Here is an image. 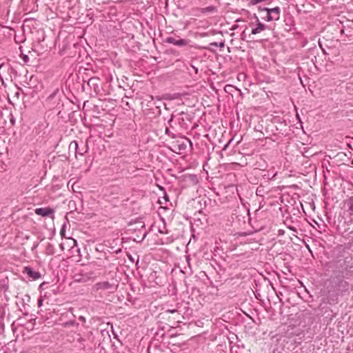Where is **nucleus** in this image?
Masks as SVG:
<instances>
[{"label": "nucleus", "mask_w": 353, "mask_h": 353, "mask_svg": "<svg viewBox=\"0 0 353 353\" xmlns=\"http://www.w3.org/2000/svg\"><path fill=\"white\" fill-rule=\"evenodd\" d=\"M60 234H61V235L62 236H64V234H65V225H63L62 226L61 230V231H60Z\"/></svg>", "instance_id": "obj_14"}, {"label": "nucleus", "mask_w": 353, "mask_h": 353, "mask_svg": "<svg viewBox=\"0 0 353 353\" xmlns=\"http://www.w3.org/2000/svg\"><path fill=\"white\" fill-rule=\"evenodd\" d=\"M23 272L26 274L29 278L34 281L39 279L41 276L39 272L35 271L30 266L25 267Z\"/></svg>", "instance_id": "obj_6"}, {"label": "nucleus", "mask_w": 353, "mask_h": 353, "mask_svg": "<svg viewBox=\"0 0 353 353\" xmlns=\"http://www.w3.org/2000/svg\"><path fill=\"white\" fill-rule=\"evenodd\" d=\"M117 290V284L115 281H103L97 282L92 286L91 294L96 299H103Z\"/></svg>", "instance_id": "obj_1"}, {"label": "nucleus", "mask_w": 353, "mask_h": 353, "mask_svg": "<svg viewBox=\"0 0 353 353\" xmlns=\"http://www.w3.org/2000/svg\"><path fill=\"white\" fill-rule=\"evenodd\" d=\"M60 248H63V245L60 244Z\"/></svg>", "instance_id": "obj_29"}, {"label": "nucleus", "mask_w": 353, "mask_h": 353, "mask_svg": "<svg viewBox=\"0 0 353 353\" xmlns=\"http://www.w3.org/2000/svg\"><path fill=\"white\" fill-rule=\"evenodd\" d=\"M94 80V78H90V81Z\"/></svg>", "instance_id": "obj_30"}, {"label": "nucleus", "mask_w": 353, "mask_h": 353, "mask_svg": "<svg viewBox=\"0 0 353 353\" xmlns=\"http://www.w3.org/2000/svg\"><path fill=\"white\" fill-rule=\"evenodd\" d=\"M183 94L181 93H174V94H165L162 96L161 99H158V104L156 105V108L158 109H161V104L163 105L164 108L166 110H168V108L167 107V103L165 102L162 101V100L165 101H172V100H181V97H183Z\"/></svg>", "instance_id": "obj_3"}, {"label": "nucleus", "mask_w": 353, "mask_h": 353, "mask_svg": "<svg viewBox=\"0 0 353 353\" xmlns=\"http://www.w3.org/2000/svg\"><path fill=\"white\" fill-rule=\"evenodd\" d=\"M243 37H245V31H244V32H242V34H241V39H243Z\"/></svg>", "instance_id": "obj_25"}, {"label": "nucleus", "mask_w": 353, "mask_h": 353, "mask_svg": "<svg viewBox=\"0 0 353 353\" xmlns=\"http://www.w3.org/2000/svg\"><path fill=\"white\" fill-rule=\"evenodd\" d=\"M347 205V212L350 216L353 215V196L350 197L346 201Z\"/></svg>", "instance_id": "obj_10"}, {"label": "nucleus", "mask_w": 353, "mask_h": 353, "mask_svg": "<svg viewBox=\"0 0 353 353\" xmlns=\"http://www.w3.org/2000/svg\"><path fill=\"white\" fill-rule=\"evenodd\" d=\"M54 212V210L50 207L39 208H37L35 210V213L37 215L41 216L43 217L53 216Z\"/></svg>", "instance_id": "obj_5"}, {"label": "nucleus", "mask_w": 353, "mask_h": 353, "mask_svg": "<svg viewBox=\"0 0 353 353\" xmlns=\"http://www.w3.org/2000/svg\"><path fill=\"white\" fill-rule=\"evenodd\" d=\"M288 228L291 230L296 231V228L294 226H289Z\"/></svg>", "instance_id": "obj_22"}, {"label": "nucleus", "mask_w": 353, "mask_h": 353, "mask_svg": "<svg viewBox=\"0 0 353 353\" xmlns=\"http://www.w3.org/2000/svg\"><path fill=\"white\" fill-rule=\"evenodd\" d=\"M96 266H97V263H96L92 262V263H90V268L92 269H94Z\"/></svg>", "instance_id": "obj_19"}, {"label": "nucleus", "mask_w": 353, "mask_h": 353, "mask_svg": "<svg viewBox=\"0 0 353 353\" xmlns=\"http://www.w3.org/2000/svg\"><path fill=\"white\" fill-rule=\"evenodd\" d=\"M165 312H168V313L173 314V313L177 312L178 311L175 309H172V310H167Z\"/></svg>", "instance_id": "obj_16"}, {"label": "nucleus", "mask_w": 353, "mask_h": 353, "mask_svg": "<svg viewBox=\"0 0 353 353\" xmlns=\"http://www.w3.org/2000/svg\"><path fill=\"white\" fill-rule=\"evenodd\" d=\"M165 41L170 44H173L176 46H187L190 41L185 39H176L172 37H168Z\"/></svg>", "instance_id": "obj_4"}, {"label": "nucleus", "mask_w": 353, "mask_h": 353, "mask_svg": "<svg viewBox=\"0 0 353 353\" xmlns=\"http://www.w3.org/2000/svg\"><path fill=\"white\" fill-rule=\"evenodd\" d=\"M284 233H285V231L283 230L280 229V230H278V235L279 236H282V235L284 234Z\"/></svg>", "instance_id": "obj_17"}, {"label": "nucleus", "mask_w": 353, "mask_h": 353, "mask_svg": "<svg viewBox=\"0 0 353 353\" xmlns=\"http://www.w3.org/2000/svg\"><path fill=\"white\" fill-rule=\"evenodd\" d=\"M295 113H296V116L299 119V115L298 111H296Z\"/></svg>", "instance_id": "obj_26"}, {"label": "nucleus", "mask_w": 353, "mask_h": 353, "mask_svg": "<svg viewBox=\"0 0 353 353\" xmlns=\"http://www.w3.org/2000/svg\"><path fill=\"white\" fill-rule=\"evenodd\" d=\"M9 117H10V121L11 124L12 125H14L15 124V119L14 118V116L12 114V112H10Z\"/></svg>", "instance_id": "obj_13"}, {"label": "nucleus", "mask_w": 353, "mask_h": 353, "mask_svg": "<svg viewBox=\"0 0 353 353\" xmlns=\"http://www.w3.org/2000/svg\"><path fill=\"white\" fill-rule=\"evenodd\" d=\"M86 112H83V120L85 121Z\"/></svg>", "instance_id": "obj_24"}, {"label": "nucleus", "mask_w": 353, "mask_h": 353, "mask_svg": "<svg viewBox=\"0 0 353 353\" xmlns=\"http://www.w3.org/2000/svg\"><path fill=\"white\" fill-rule=\"evenodd\" d=\"M85 152L88 150V138L85 139Z\"/></svg>", "instance_id": "obj_15"}, {"label": "nucleus", "mask_w": 353, "mask_h": 353, "mask_svg": "<svg viewBox=\"0 0 353 353\" xmlns=\"http://www.w3.org/2000/svg\"><path fill=\"white\" fill-rule=\"evenodd\" d=\"M91 274H92L90 272V276H89V279H90L91 278H92V277L91 276Z\"/></svg>", "instance_id": "obj_28"}, {"label": "nucleus", "mask_w": 353, "mask_h": 353, "mask_svg": "<svg viewBox=\"0 0 353 353\" xmlns=\"http://www.w3.org/2000/svg\"><path fill=\"white\" fill-rule=\"evenodd\" d=\"M101 267V268L99 269V274H101L103 272H104V268H103V265H99Z\"/></svg>", "instance_id": "obj_18"}, {"label": "nucleus", "mask_w": 353, "mask_h": 353, "mask_svg": "<svg viewBox=\"0 0 353 353\" xmlns=\"http://www.w3.org/2000/svg\"><path fill=\"white\" fill-rule=\"evenodd\" d=\"M74 144V148H75V150H76V156L77 155V154H80V155H83V153L79 152L78 150H79V147H78V144L76 141H74V142H72L71 144H70V146Z\"/></svg>", "instance_id": "obj_11"}, {"label": "nucleus", "mask_w": 353, "mask_h": 353, "mask_svg": "<svg viewBox=\"0 0 353 353\" xmlns=\"http://www.w3.org/2000/svg\"><path fill=\"white\" fill-rule=\"evenodd\" d=\"M259 10L265 12V15L262 16L261 18L266 21H278L280 18L281 8L278 6L273 8L259 6Z\"/></svg>", "instance_id": "obj_2"}, {"label": "nucleus", "mask_w": 353, "mask_h": 353, "mask_svg": "<svg viewBox=\"0 0 353 353\" xmlns=\"http://www.w3.org/2000/svg\"><path fill=\"white\" fill-rule=\"evenodd\" d=\"M232 139H230V140L228 141V143L225 145V147H224V150H225V149H226V148H227V147L228 146V145L232 142Z\"/></svg>", "instance_id": "obj_21"}, {"label": "nucleus", "mask_w": 353, "mask_h": 353, "mask_svg": "<svg viewBox=\"0 0 353 353\" xmlns=\"http://www.w3.org/2000/svg\"><path fill=\"white\" fill-rule=\"evenodd\" d=\"M94 105L95 108H98L97 105L94 104Z\"/></svg>", "instance_id": "obj_31"}, {"label": "nucleus", "mask_w": 353, "mask_h": 353, "mask_svg": "<svg viewBox=\"0 0 353 353\" xmlns=\"http://www.w3.org/2000/svg\"><path fill=\"white\" fill-rule=\"evenodd\" d=\"M42 303H43V299H39L38 300V305L40 307L42 305Z\"/></svg>", "instance_id": "obj_20"}, {"label": "nucleus", "mask_w": 353, "mask_h": 353, "mask_svg": "<svg viewBox=\"0 0 353 353\" xmlns=\"http://www.w3.org/2000/svg\"><path fill=\"white\" fill-rule=\"evenodd\" d=\"M74 281L77 282H86L88 281V272L86 270L80 269L79 272L74 275Z\"/></svg>", "instance_id": "obj_8"}, {"label": "nucleus", "mask_w": 353, "mask_h": 353, "mask_svg": "<svg viewBox=\"0 0 353 353\" xmlns=\"http://www.w3.org/2000/svg\"><path fill=\"white\" fill-rule=\"evenodd\" d=\"M190 257H189V256H188V257H187V261H188V264H190Z\"/></svg>", "instance_id": "obj_27"}, {"label": "nucleus", "mask_w": 353, "mask_h": 353, "mask_svg": "<svg viewBox=\"0 0 353 353\" xmlns=\"http://www.w3.org/2000/svg\"><path fill=\"white\" fill-rule=\"evenodd\" d=\"M8 288H9V285L8 283H1L0 285V289L1 290L3 291L4 292H6V291L8 290Z\"/></svg>", "instance_id": "obj_12"}, {"label": "nucleus", "mask_w": 353, "mask_h": 353, "mask_svg": "<svg viewBox=\"0 0 353 353\" xmlns=\"http://www.w3.org/2000/svg\"><path fill=\"white\" fill-rule=\"evenodd\" d=\"M97 99L96 97H91V102L93 103L94 101H95Z\"/></svg>", "instance_id": "obj_23"}, {"label": "nucleus", "mask_w": 353, "mask_h": 353, "mask_svg": "<svg viewBox=\"0 0 353 353\" xmlns=\"http://www.w3.org/2000/svg\"><path fill=\"white\" fill-rule=\"evenodd\" d=\"M54 253H55L54 246L52 244L48 243L46 246L45 254L47 255H53V254H54Z\"/></svg>", "instance_id": "obj_9"}, {"label": "nucleus", "mask_w": 353, "mask_h": 353, "mask_svg": "<svg viewBox=\"0 0 353 353\" xmlns=\"http://www.w3.org/2000/svg\"><path fill=\"white\" fill-rule=\"evenodd\" d=\"M254 19L256 20V26L252 29L251 33L252 34H259V33L261 32L262 31L265 30L268 28V26L262 23L259 21V17L257 16L254 15Z\"/></svg>", "instance_id": "obj_7"}]
</instances>
